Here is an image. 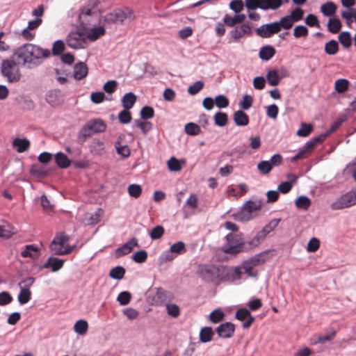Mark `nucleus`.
Listing matches in <instances>:
<instances>
[{
	"label": "nucleus",
	"instance_id": "4d7b16f0",
	"mask_svg": "<svg viewBox=\"0 0 356 356\" xmlns=\"http://www.w3.org/2000/svg\"><path fill=\"white\" fill-rule=\"evenodd\" d=\"M213 102H215V104L219 108H224L229 106V100L223 95L216 96Z\"/></svg>",
	"mask_w": 356,
	"mask_h": 356
},
{
	"label": "nucleus",
	"instance_id": "864d4df0",
	"mask_svg": "<svg viewBox=\"0 0 356 356\" xmlns=\"http://www.w3.org/2000/svg\"><path fill=\"white\" fill-rule=\"evenodd\" d=\"M167 164H168V169L170 171L177 172L181 169V165L179 160L177 159L175 157H171L168 161Z\"/></svg>",
	"mask_w": 356,
	"mask_h": 356
},
{
	"label": "nucleus",
	"instance_id": "c9c22d12",
	"mask_svg": "<svg viewBox=\"0 0 356 356\" xmlns=\"http://www.w3.org/2000/svg\"><path fill=\"white\" fill-rule=\"evenodd\" d=\"M339 51L338 42L334 40H331L325 44V51L328 55H334Z\"/></svg>",
	"mask_w": 356,
	"mask_h": 356
},
{
	"label": "nucleus",
	"instance_id": "a18cd8bd",
	"mask_svg": "<svg viewBox=\"0 0 356 356\" xmlns=\"http://www.w3.org/2000/svg\"><path fill=\"white\" fill-rule=\"evenodd\" d=\"M309 34L308 29L302 25L296 26L293 30V36L296 38H306Z\"/></svg>",
	"mask_w": 356,
	"mask_h": 356
},
{
	"label": "nucleus",
	"instance_id": "680f3d73",
	"mask_svg": "<svg viewBox=\"0 0 356 356\" xmlns=\"http://www.w3.org/2000/svg\"><path fill=\"white\" fill-rule=\"evenodd\" d=\"M304 15V10L300 8H296L288 16L294 22L301 20Z\"/></svg>",
	"mask_w": 356,
	"mask_h": 356
},
{
	"label": "nucleus",
	"instance_id": "f704fd0d",
	"mask_svg": "<svg viewBox=\"0 0 356 356\" xmlns=\"http://www.w3.org/2000/svg\"><path fill=\"white\" fill-rule=\"evenodd\" d=\"M88 324L84 320H79L74 325V330L80 335H84L88 330Z\"/></svg>",
	"mask_w": 356,
	"mask_h": 356
},
{
	"label": "nucleus",
	"instance_id": "0eeeda50",
	"mask_svg": "<svg viewBox=\"0 0 356 356\" xmlns=\"http://www.w3.org/2000/svg\"><path fill=\"white\" fill-rule=\"evenodd\" d=\"M186 245L184 242L178 241L170 245L169 250L163 252L160 257L159 260L161 262L171 261L175 259L178 255L186 252Z\"/></svg>",
	"mask_w": 356,
	"mask_h": 356
},
{
	"label": "nucleus",
	"instance_id": "72a5a7b5",
	"mask_svg": "<svg viewBox=\"0 0 356 356\" xmlns=\"http://www.w3.org/2000/svg\"><path fill=\"white\" fill-rule=\"evenodd\" d=\"M20 289L21 290L18 294L17 299L21 305H24L30 300L31 292L29 289H26L24 287H22Z\"/></svg>",
	"mask_w": 356,
	"mask_h": 356
},
{
	"label": "nucleus",
	"instance_id": "f257e3e1",
	"mask_svg": "<svg viewBox=\"0 0 356 356\" xmlns=\"http://www.w3.org/2000/svg\"><path fill=\"white\" fill-rule=\"evenodd\" d=\"M18 64L28 69H33L40 65L44 59L50 56V51L39 46L26 43L17 48L14 53Z\"/></svg>",
	"mask_w": 356,
	"mask_h": 356
},
{
	"label": "nucleus",
	"instance_id": "412c9836",
	"mask_svg": "<svg viewBox=\"0 0 356 356\" xmlns=\"http://www.w3.org/2000/svg\"><path fill=\"white\" fill-rule=\"evenodd\" d=\"M104 33L105 29L104 26H99L93 27L88 32V34L86 35L87 40H89L90 41H95Z\"/></svg>",
	"mask_w": 356,
	"mask_h": 356
},
{
	"label": "nucleus",
	"instance_id": "13d9d810",
	"mask_svg": "<svg viewBox=\"0 0 356 356\" xmlns=\"http://www.w3.org/2000/svg\"><path fill=\"white\" fill-rule=\"evenodd\" d=\"M312 126L309 124L302 123L301 127L297 131V135L298 136L306 137L309 135L312 131Z\"/></svg>",
	"mask_w": 356,
	"mask_h": 356
},
{
	"label": "nucleus",
	"instance_id": "4468645a",
	"mask_svg": "<svg viewBox=\"0 0 356 356\" xmlns=\"http://www.w3.org/2000/svg\"><path fill=\"white\" fill-rule=\"evenodd\" d=\"M269 0H245V6L248 10H255L260 8L267 10L273 8L268 4Z\"/></svg>",
	"mask_w": 356,
	"mask_h": 356
},
{
	"label": "nucleus",
	"instance_id": "e2e57ef3",
	"mask_svg": "<svg viewBox=\"0 0 356 356\" xmlns=\"http://www.w3.org/2000/svg\"><path fill=\"white\" fill-rule=\"evenodd\" d=\"M259 171L264 175H266L272 170V165L268 161H262L257 164Z\"/></svg>",
	"mask_w": 356,
	"mask_h": 356
},
{
	"label": "nucleus",
	"instance_id": "39448f33",
	"mask_svg": "<svg viewBox=\"0 0 356 356\" xmlns=\"http://www.w3.org/2000/svg\"><path fill=\"white\" fill-rule=\"evenodd\" d=\"M1 72L9 82H17L20 79L21 74L17 63L10 59L3 60L1 65Z\"/></svg>",
	"mask_w": 356,
	"mask_h": 356
},
{
	"label": "nucleus",
	"instance_id": "ddd939ff",
	"mask_svg": "<svg viewBox=\"0 0 356 356\" xmlns=\"http://www.w3.org/2000/svg\"><path fill=\"white\" fill-rule=\"evenodd\" d=\"M138 246V240L136 238H132L122 246L118 248L115 250V254L118 257H122L130 253L134 247Z\"/></svg>",
	"mask_w": 356,
	"mask_h": 356
},
{
	"label": "nucleus",
	"instance_id": "2f4dec72",
	"mask_svg": "<svg viewBox=\"0 0 356 356\" xmlns=\"http://www.w3.org/2000/svg\"><path fill=\"white\" fill-rule=\"evenodd\" d=\"M311 204L312 202L310 199L305 195L298 197L295 201V204L298 209H302L305 210L308 209Z\"/></svg>",
	"mask_w": 356,
	"mask_h": 356
},
{
	"label": "nucleus",
	"instance_id": "5701e85b",
	"mask_svg": "<svg viewBox=\"0 0 356 356\" xmlns=\"http://www.w3.org/2000/svg\"><path fill=\"white\" fill-rule=\"evenodd\" d=\"M214 335V332L211 327H204L200 331V341L202 343L211 341Z\"/></svg>",
	"mask_w": 356,
	"mask_h": 356
},
{
	"label": "nucleus",
	"instance_id": "cd10ccee",
	"mask_svg": "<svg viewBox=\"0 0 356 356\" xmlns=\"http://www.w3.org/2000/svg\"><path fill=\"white\" fill-rule=\"evenodd\" d=\"M275 54V50L270 46H265L261 48L259 51V57L264 60H268Z\"/></svg>",
	"mask_w": 356,
	"mask_h": 356
},
{
	"label": "nucleus",
	"instance_id": "4c0bfd02",
	"mask_svg": "<svg viewBox=\"0 0 356 356\" xmlns=\"http://www.w3.org/2000/svg\"><path fill=\"white\" fill-rule=\"evenodd\" d=\"M341 27V22L337 18H330L327 23V29L332 33H337Z\"/></svg>",
	"mask_w": 356,
	"mask_h": 356
},
{
	"label": "nucleus",
	"instance_id": "dca6fc26",
	"mask_svg": "<svg viewBox=\"0 0 356 356\" xmlns=\"http://www.w3.org/2000/svg\"><path fill=\"white\" fill-rule=\"evenodd\" d=\"M65 260L54 257L48 258L45 264L43 265L44 268H51L52 272H57L62 268Z\"/></svg>",
	"mask_w": 356,
	"mask_h": 356
},
{
	"label": "nucleus",
	"instance_id": "a211bd4d",
	"mask_svg": "<svg viewBox=\"0 0 356 356\" xmlns=\"http://www.w3.org/2000/svg\"><path fill=\"white\" fill-rule=\"evenodd\" d=\"M245 18L246 16L245 14H237L234 17L225 15V16L223 18V22L227 26L229 27H233L236 24H240L243 22L245 19Z\"/></svg>",
	"mask_w": 356,
	"mask_h": 356
},
{
	"label": "nucleus",
	"instance_id": "052dcab7",
	"mask_svg": "<svg viewBox=\"0 0 356 356\" xmlns=\"http://www.w3.org/2000/svg\"><path fill=\"white\" fill-rule=\"evenodd\" d=\"M204 87V83L202 81H197L188 88V92L191 95L197 94Z\"/></svg>",
	"mask_w": 356,
	"mask_h": 356
},
{
	"label": "nucleus",
	"instance_id": "0e129e2a",
	"mask_svg": "<svg viewBox=\"0 0 356 356\" xmlns=\"http://www.w3.org/2000/svg\"><path fill=\"white\" fill-rule=\"evenodd\" d=\"M147 252L145 250H139L135 252L133 256V260L136 263H143L147 260Z\"/></svg>",
	"mask_w": 356,
	"mask_h": 356
},
{
	"label": "nucleus",
	"instance_id": "bf43d9fd",
	"mask_svg": "<svg viewBox=\"0 0 356 356\" xmlns=\"http://www.w3.org/2000/svg\"><path fill=\"white\" fill-rule=\"evenodd\" d=\"M223 318L224 314L219 309L213 310L209 315V320L213 323L220 322L223 319Z\"/></svg>",
	"mask_w": 356,
	"mask_h": 356
},
{
	"label": "nucleus",
	"instance_id": "6e6552de",
	"mask_svg": "<svg viewBox=\"0 0 356 356\" xmlns=\"http://www.w3.org/2000/svg\"><path fill=\"white\" fill-rule=\"evenodd\" d=\"M356 204V188L342 195L332 204V209L339 210Z\"/></svg>",
	"mask_w": 356,
	"mask_h": 356
},
{
	"label": "nucleus",
	"instance_id": "9d476101",
	"mask_svg": "<svg viewBox=\"0 0 356 356\" xmlns=\"http://www.w3.org/2000/svg\"><path fill=\"white\" fill-rule=\"evenodd\" d=\"M280 31L278 23L275 22L270 24H263L257 29V33L262 38H270L273 34Z\"/></svg>",
	"mask_w": 356,
	"mask_h": 356
},
{
	"label": "nucleus",
	"instance_id": "de8ad7c7",
	"mask_svg": "<svg viewBox=\"0 0 356 356\" xmlns=\"http://www.w3.org/2000/svg\"><path fill=\"white\" fill-rule=\"evenodd\" d=\"M127 190L129 195L134 198H138V197H140L142 193L141 186L138 184H135L129 185L128 186Z\"/></svg>",
	"mask_w": 356,
	"mask_h": 356
},
{
	"label": "nucleus",
	"instance_id": "5fc2aeb1",
	"mask_svg": "<svg viewBox=\"0 0 356 356\" xmlns=\"http://www.w3.org/2000/svg\"><path fill=\"white\" fill-rule=\"evenodd\" d=\"M131 295L129 291H122L119 293L117 300L121 305H127L129 303Z\"/></svg>",
	"mask_w": 356,
	"mask_h": 356
},
{
	"label": "nucleus",
	"instance_id": "09e8293b",
	"mask_svg": "<svg viewBox=\"0 0 356 356\" xmlns=\"http://www.w3.org/2000/svg\"><path fill=\"white\" fill-rule=\"evenodd\" d=\"M30 172L33 176L37 177H44L47 174L44 168L39 165H33L31 168Z\"/></svg>",
	"mask_w": 356,
	"mask_h": 356
},
{
	"label": "nucleus",
	"instance_id": "338daca9",
	"mask_svg": "<svg viewBox=\"0 0 356 356\" xmlns=\"http://www.w3.org/2000/svg\"><path fill=\"white\" fill-rule=\"evenodd\" d=\"M154 114V109L150 106H145L143 107L140 111V117L143 120H148L153 118Z\"/></svg>",
	"mask_w": 356,
	"mask_h": 356
},
{
	"label": "nucleus",
	"instance_id": "6ab92c4d",
	"mask_svg": "<svg viewBox=\"0 0 356 356\" xmlns=\"http://www.w3.org/2000/svg\"><path fill=\"white\" fill-rule=\"evenodd\" d=\"M233 120L235 124L239 127L246 126L249 123V118L248 115L241 110L234 112L233 115Z\"/></svg>",
	"mask_w": 356,
	"mask_h": 356
},
{
	"label": "nucleus",
	"instance_id": "423d86ee",
	"mask_svg": "<svg viewBox=\"0 0 356 356\" xmlns=\"http://www.w3.org/2000/svg\"><path fill=\"white\" fill-rule=\"evenodd\" d=\"M69 241V237L63 233L57 234L52 241L50 248L55 254L63 255L70 253L73 247H65V243Z\"/></svg>",
	"mask_w": 356,
	"mask_h": 356
},
{
	"label": "nucleus",
	"instance_id": "473e14b6",
	"mask_svg": "<svg viewBox=\"0 0 356 356\" xmlns=\"http://www.w3.org/2000/svg\"><path fill=\"white\" fill-rule=\"evenodd\" d=\"M280 222V218H274L266 225L260 232L266 237V236L273 231L277 227Z\"/></svg>",
	"mask_w": 356,
	"mask_h": 356
},
{
	"label": "nucleus",
	"instance_id": "b1692460",
	"mask_svg": "<svg viewBox=\"0 0 356 356\" xmlns=\"http://www.w3.org/2000/svg\"><path fill=\"white\" fill-rule=\"evenodd\" d=\"M136 101V96L131 92L126 93L122 98V104L124 108H131Z\"/></svg>",
	"mask_w": 356,
	"mask_h": 356
},
{
	"label": "nucleus",
	"instance_id": "c03bdc74",
	"mask_svg": "<svg viewBox=\"0 0 356 356\" xmlns=\"http://www.w3.org/2000/svg\"><path fill=\"white\" fill-rule=\"evenodd\" d=\"M165 309L167 314L173 318H177L180 314L179 307L176 304L167 303L165 305Z\"/></svg>",
	"mask_w": 356,
	"mask_h": 356
},
{
	"label": "nucleus",
	"instance_id": "bb28decb",
	"mask_svg": "<svg viewBox=\"0 0 356 356\" xmlns=\"http://www.w3.org/2000/svg\"><path fill=\"white\" fill-rule=\"evenodd\" d=\"M336 10L337 6L332 1L327 2L321 6V11L325 16L331 17L334 15Z\"/></svg>",
	"mask_w": 356,
	"mask_h": 356
},
{
	"label": "nucleus",
	"instance_id": "8fccbe9b",
	"mask_svg": "<svg viewBox=\"0 0 356 356\" xmlns=\"http://www.w3.org/2000/svg\"><path fill=\"white\" fill-rule=\"evenodd\" d=\"M115 147L117 153L123 157H128L130 155V149L127 145H122L119 141L116 142Z\"/></svg>",
	"mask_w": 356,
	"mask_h": 356
},
{
	"label": "nucleus",
	"instance_id": "9b49d317",
	"mask_svg": "<svg viewBox=\"0 0 356 356\" xmlns=\"http://www.w3.org/2000/svg\"><path fill=\"white\" fill-rule=\"evenodd\" d=\"M235 330V326L230 322H226L220 324L216 330L219 337L230 338L233 336Z\"/></svg>",
	"mask_w": 356,
	"mask_h": 356
},
{
	"label": "nucleus",
	"instance_id": "603ef678",
	"mask_svg": "<svg viewBox=\"0 0 356 356\" xmlns=\"http://www.w3.org/2000/svg\"><path fill=\"white\" fill-rule=\"evenodd\" d=\"M280 26V31L282 28L284 29H289L293 26L294 22L288 16L286 15L280 19L279 22H277Z\"/></svg>",
	"mask_w": 356,
	"mask_h": 356
},
{
	"label": "nucleus",
	"instance_id": "69168bd1",
	"mask_svg": "<svg viewBox=\"0 0 356 356\" xmlns=\"http://www.w3.org/2000/svg\"><path fill=\"white\" fill-rule=\"evenodd\" d=\"M164 233V229L161 225L154 227L149 233V236L152 240L160 238Z\"/></svg>",
	"mask_w": 356,
	"mask_h": 356
},
{
	"label": "nucleus",
	"instance_id": "7ed1b4c3",
	"mask_svg": "<svg viewBox=\"0 0 356 356\" xmlns=\"http://www.w3.org/2000/svg\"><path fill=\"white\" fill-rule=\"evenodd\" d=\"M225 268L213 264H203L198 266L197 273L200 277L207 282L221 280Z\"/></svg>",
	"mask_w": 356,
	"mask_h": 356
},
{
	"label": "nucleus",
	"instance_id": "49530a36",
	"mask_svg": "<svg viewBox=\"0 0 356 356\" xmlns=\"http://www.w3.org/2000/svg\"><path fill=\"white\" fill-rule=\"evenodd\" d=\"M38 249L33 245H27L26 248L21 252V255L24 257L35 258Z\"/></svg>",
	"mask_w": 356,
	"mask_h": 356
},
{
	"label": "nucleus",
	"instance_id": "393cba45",
	"mask_svg": "<svg viewBox=\"0 0 356 356\" xmlns=\"http://www.w3.org/2000/svg\"><path fill=\"white\" fill-rule=\"evenodd\" d=\"M13 145L18 152H24L29 149L30 143L27 139L17 138L14 139Z\"/></svg>",
	"mask_w": 356,
	"mask_h": 356
},
{
	"label": "nucleus",
	"instance_id": "1a4fd4ad",
	"mask_svg": "<svg viewBox=\"0 0 356 356\" xmlns=\"http://www.w3.org/2000/svg\"><path fill=\"white\" fill-rule=\"evenodd\" d=\"M86 34L81 31H72L67 37V44L72 49H83L87 47Z\"/></svg>",
	"mask_w": 356,
	"mask_h": 356
},
{
	"label": "nucleus",
	"instance_id": "a19ab883",
	"mask_svg": "<svg viewBox=\"0 0 356 356\" xmlns=\"http://www.w3.org/2000/svg\"><path fill=\"white\" fill-rule=\"evenodd\" d=\"M14 233L13 228L6 222L0 224V237L9 238Z\"/></svg>",
	"mask_w": 356,
	"mask_h": 356
},
{
	"label": "nucleus",
	"instance_id": "79ce46f5",
	"mask_svg": "<svg viewBox=\"0 0 356 356\" xmlns=\"http://www.w3.org/2000/svg\"><path fill=\"white\" fill-rule=\"evenodd\" d=\"M184 129L186 133L190 136H197L201 132L200 127L193 122L187 123Z\"/></svg>",
	"mask_w": 356,
	"mask_h": 356
},
{
	"label": "nucleus",
	"instance_id": "e433bc0d",
	"mask_svg": "<svg viewBox=\"0 0 356 356\" xmlns=\"http://www.w3.org/2000/svg\"><path fill=\"white\" fill-rule=\"evenodd\" d=\"M349 86V81L346 79H339L334 83V89L339 93L346 92Z\"/></svg>",
	"mask_w": 356,
	"mask_h": 356
},
{
	"label": "nucleus",
	"instance_id": "c756f323",
	"mask_svg": "<svg viewBox=\"0 0 356 356\" xmlns=\"http://www.w3.org/2000/svg\"><path fill=\"white\" fill-rule=\"evenodd\" d=\"M265 238L266 236L260 231L257 232L255 236L246 243L248 250L258 246Z\"/></svg>",
	"mask_w": 356,
	"mask_h": 356
},
{
	"label": "nucleus",
	"instance_id": "774afa93",
	"mask_svg": "<svg viewBox=\"0 0 356 356\" xmlns=\"http://www.w3.org/2000/svg\"><path fill=\"white\" fill-rule=\"evenodd\" d=\"M320 246V241L316 238H312L309 243H307V250L309 252H316Z\"/></svg>",
	"mask_w": 356,
	"mask_h": 356
},
{
	"label": "nucleus",
	"instance_id": "a878e982",
	"mask_svg": "<svg viewBox=\"0 0 356 356\" xmlns=\"http://www.w3.org/2000/svg\"><path fill=\"white\" fill-rule=\"evenodd\" d=\"M60 91L57 90H49L46 95V100L51 106H56L60 102Z\"/></svg>",
	"mask_w": 356,
	"mask_h": 356
},
{
	"label": "nucleus",
	"instance_id": "f03ea898",
	"mask_svg": "<svg viewBox=\"0 0 356 356\" xmlns=\"http://www.w3.org/2000/svg\"><path fill=\"white\" fill-rule=\"evenodd\" d=\"M261 207V200H248L243 204L239 211L232 214V216L236 221L248 222L259 216Z\"/></svg>",
	"mask_w": 356,
	"mask_h": 356
},
{
	"label": "nucleus",
	"instance_id": "aec40b11",
	"mask_svg": "<svg viewBox=\"0 0 356 356\" xmlns=\"http://www.w3.org/2000/svg\"><path fill=\"white\" fill-rule=\"evenodd\" d=\"M54 159L57 165L63 169L67 168L71 164V161L64 153L60 152L54 155Z\"/></svg>",
	"mask_w": 356,
	"mask_h": 356
},
{
	"label": "nucleus",
	"instance_id": "58836bf2",
	"mask_svg": "<svg viewBox=\"0 0 356 356\" xmlns=\"http://www.w3.org/2000/svg\"><path fill=\"white\" fill-rule=\"evenodd\" d=\"M339 41L345 47L349 48L352 44L350 33L348 31L341 32L339 35Z\"/></svg>",
	"mask_w": 356,
	"mask_h": 356
},
{
	"label": "nucleus",
	"instance_id": "3c124183",
	"mask_svg": "<svg viewBox=\"0 0 356 356\" xmlns=\"http://www.w3.org/2000/svg\"><path fill=\"white\" fill-rule=\"evenodd\" d=\"M129 109L124 108L118 114V120L122 124H129L131 120V115Z\"/></svg>",
	"mask_w": 356,
	"mask_h": 356
},
{
	"label": "nucleus",
	"instance_id": "6e6d98bb",
	"mask_svg": "<svg viewBox=\"0 0 356 356\" xmlns=\"http://www.w3.org/2000/svg\"><path fill=\"white\" fill-rule=\"evenodd\" d=\"M92 134L88 123L80 130L78 139L81 142H84L87 137L90 136Z\"/></svg>",
	"mask_w": 356,
	"mask_h": 356
},
{
	"label": "nucleus",
	"instance_id": "7c9ffc66",
	"mask_svg": "<svg viewBox=\"0 0 356 356\" xmlns=\"http://www.w3.org/2000/svg\"><path fill=\"white\" fill-rule=\"evenodd\" d=\"M266 79L270 86H275L279 84L282 77L279 76L277 70H272L267 73Z\"/></svg>",
	"mask_w": 356,
	"mask_h": 356
},
{
	"label": "nucleus",
	"instance_id": "2eb2a0df",
	"mask_svg": "<svg viewBox=\"0 0 356 356\" xmlns=\"http://www.w3.org/2000/svg\"><path fill=\"white\" fill-rule=\"evenodd\" d=\"M118 22L121 24L130 22L134 19L135 15L132 10L129 8H124L123 9H118Z\"/></svg>",
	"mask_w": 356,
	"mask_h": 356
},
{
	"label": "nucleus",
	"instance_id": "ea45409f",
	"mask_svg": "<svg viewBox=\"0 0 356 356\" xmlns=\"http://www.w3.org/2000/svg\"><path fill=\"white\" fill-rule=\"evenodd\" d=\"M215 124L218 127H224L227 124L228 117L225 113L217 112L214 117Z\"/></svg>",
	"mask_w": 356,
	"mask_h": 356
},
{
	"label": "nucleus",
	"instance_id": "20e7f679",
	"mask_svg": "<svg viewBox=\"0 0 356 356\" xmlns=\"http://www.w3.org/2000/svg\"><path fill=\"white\" fill-rule=\"evenodd\" d=\"M226 239L227 243L222 248L225 253L234 254L248 250L246 243L244 242L240 234H229Z\"/></svg>",
	"mask_w": 356,
	"mask_h": 356
},
{
	"label": "nucleus",
	"instance_id": "37998d69",
	"mask_svg": "<svg viewBox=\"0 0 356 356\" xmlns=\"http://www.w3.org/2000/svg\"><path fill=\"white\" fill-rule=\"evenodd\" d=\"M125 273V270L122 266H116L113 268L109 273V275L111 277L115 280H121L123 278Z\"/></svg>",
	"mask_w": 356,
	"mask_h": 356
},
{
	"label": "nucleus",
	"instance_id": "4be33fe9",
	"mask_svg": "<svg viewBox=\"0 0 356 356\" xmlns=\"http://www.w3.org/2000/svg\"><path fill=\"white\" fill-rule=\"evenodd\" d=\"M92 133H102L106 130V126L102 120H94L88 122Z\"/></svg>",
	"mask_w": 356,
	"mask_h": 356
},
{
	"label": "nucleus",
	"instance_id": "f3484780",
	"mask_svg": "<svg viewBox=\"0 0 356 356\" xmlns=\"http://www.w3.org/2000/svg\"><path fill=\"white\" fill-rule=\"evenodd\" d=\"M88 73L87 65L83 62H79L74 67L73 76L76 80H81L85 78Z\"/></svg>",
	"mask_w": 356,
	"mask_h": 356
},
{
	"label": "nucleus",
	"instance_id": "c85d7f7f",
	"mask_svg": "<svg viewBox=\"0 0 356 356\" xmlns=\"http://www.w3.org/2000/svg\"><path fill=\"white\" fill-rule=\"evenodd\" d=\"M104 143L100 140L95 139L90 145V151L92 154L100 155L104 152Z\"/></svg>",
	"mask_w": 356,
	"mask_h": 356
},
{
	"label": "nucleus",
	"instance_id": "f8f14e48",
	"mask_svg": "<svg viewBox=\"0 0 356 356\" xmlns=\"http://www.w3.org/2000/svg\"><path fill=\"white\" fill-rule=\"evenodd\" d=\"M270 250H265L259 254H255L254 256L250 257L245 261L248 262L252 267H255L259 266L270 259Z\"/></svg>",
	"mask_w": 356,
	"mask_h": 356
}]
</instances>
